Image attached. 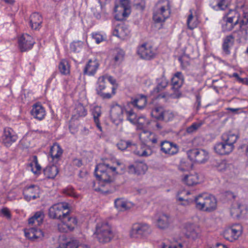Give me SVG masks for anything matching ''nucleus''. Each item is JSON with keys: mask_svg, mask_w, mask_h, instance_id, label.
<instances>
[{"mask_svg": "<svg viewBox=\"0 0 248 248\" xmlns=\"http://www.w3.org/2000/svg\"><path fill=\"white\" fill-rule=\"evenodd\" d=\"M70 210L68 204L63 202L58 203L50 207L49 209L48 216L52 219H58L62 223L64 231H72L74 229L73 225H75L77 221L75 218L69 215Z\"/></svg>", "mask_w": 248, "mask_h": 248, "instance_id": "obj_1", "label": "nucleus"}, {"mask_svg": "<svg viewBox=\"0 0 248 248\" xmlns=\"http://www.w3.org/2000/svg\"><path fill=\"white\" fill-rule=\"evenodd\" d=\"M116 170V167H110L109 164L105 163L98 164L95 169L94 174L100 181V186L109 188L106 192H111L113 190L111 187L114 186V174L117 173Z\"/></svg>", "mask_w": 248, "mask_h": 248, "instance_id": "obj_2", "label": "nucleus"}, {"mask_svg": "<svg viewBox=\"0 0 248 248\" xmlns=\"http://www.w3.org/2000/svg\"><path fill=\"white\" fill-rule=\"evenodd\" d=\"M192 202L193 201L191 200ZM196 203V207L200 210L210 212L216 209L217 200L214 196L206 193L199 195L193 201Z\"/></svg>", "mask_w": 248, "mask_h": 248, "instance_id": "obj_3", "label": "nucleus"}, {"mask_svg": "<svg viewBox=\"0 0 248 248\" xmlns=\"http://www.w3.org/2000/svg\"><path fill=\"white\" fill-rule=\"evenodd\" d=\"M170 14V5L169 0H159L153 11V20L156 23L164 22Z\"/></svg>", "mask_w": 248, "mask_h": 248, "instance_id": "obj_4", "label": "nucleus"}, {"mask_svg": "<svg viewBox=\"0 0 248 248\" xmlns=\"http://www.w3.org/2000/svg\"><path fill=\"white\" fill-rule=\"evenodd\" d=\"M94 234L101 243H108L113 237V233L108 223H97Z\"/></svg>", "mask_w": 248, "mask_h": 248, "instance_id": "obj_5", "label": "nucleus"}, {"mask_svg": "<svg viewBox=\"0 0 248 248\" xmlns=\"http://www.w3.org/2000/svg\"><path fill=\"white\" fill-rule=\"evenodd\" d=\"M152 230L150 226L146 223H137L133 225L130 232L133 238H145L148 236Z\"/></svg>", "mask_w": 248, "mask_h": 248, "instance_id": "obj_6", "label": "nucleus"}, {"mask_svg": "<svg viewBox=\"0 0 248 248\" xmlns=\"http://www.w3.org/2000/svg\"><path fill=\"white\" fill-rule=\"evenodd\" d=\"M243 232V227L240 224H235L227 228L223 232L225 239L233 242L238 239Z\"/></svg>", "mask_w": 248, "mask_h": 248, "instance_id": "obj_7", "label": "nucleus"}, {"mask_svg": "<svg viewBox=\"0 0 248 248\" xmlns=\"http://www.w3.org/2000/svg\"><path fill=\"white\" fill-rule=\"evenodd\" d=\"M106 77L105 76L100 77L98 79L97 87L96 88L97 94L103 99H109L111 97V94L108 93H104L103 90L107 92L108 90H111L112 94H115V88L112 86H108L106 85Z\"/></svg>", "mask_w": 248, "mask_h": 248, "instance_id": "obj_8", "label": "nucleus"}, {"mask_svg": "<svg viewBox=\"0 0 248 248\" xmlns=\"http://www.w3.org/2000/svg\"><path fill=\"white\" fill-rule=\"evenodd\" d=\"M188 157L190 160L202 163L206 161L208 158V153L207 151L202 149L194 148L187 152Z\"/></svg>", "mask_w": 248, "mask_h": 248, "instance_id": "obj_9", "label": "nucleus"}, {"mask_svg": "<svg viewBox=\"0 0 248 248\" xmlns=\"http://www.w3.org/2000/svg\"><path fill=\"white\" fill-rule=\"evenodd\" d=\"M120 3L116 4L114 7L115 12H119L122 15V17H119V14L115 16L117 20H122L125 17H127L130 14V2L129 0H120Z\"/></svg>", "mask_w": 248, "mask_h": 248, "instance_id": "obj_10", "label": "nucleus"}, {"mask_svg": "<svg viewBox=\"0 0 248 248\" xmlns=\"http://www.w3.org/2000/svg\"><path fill=\"white\" fill-rule=\"evenodd\" d=\"M124 112H125V109L120 105H116L111 107L110 110V117L113 123L118 124L122 122Z\"/></svg>", "mask_w": 248, "mask_h": 248, "instance_id": "obj_11", "label": "nucleus"}, {"mask_svg": "<svg viewBox=\"0 0 248 248\" xmlns=\"http://www.w3.org/2000/svg\"><path fill=\"white\" fill-rule=\"evenodd\" d=\"M160 146L161 152L169 155H173L177 154L179 150L177 144L168 140L161 141Z\"/></svg>", "mask_w": 248, "mask_h": 248, "instance_id": "obj_12", "label": "nucleus"}, {"mask_svg": "<svg viewBox=\"0 0 248 248\" xmlns=\"http://www.w3.org/2000/svg\"><path fill=\"white\" fill-rule=\"evenodd\" d=\"M137 53L142 59L148 60L154 58L155 54L152 47L146 44H143L140 46L138 48Z\"/></svg>", "mask_w": 248, "mask_h": 248, "instance_id": "obj_13", "label": "nucleus"}, {"mask_svg": "<svg viewBox=\"0 0 248 248\" xmlns=\"http://www.w3.org/2000/svg\"><path fill=\"white\" fill-rule=\"evenodd\" d=\"M34 43L32 37L28 34H23L18 40L19 48L22 52L31 49Z\"/></svg>", "mask_w": 248, "mask_h": 248, "instance_id": "obj_14", "label": "nucleus"}, {"mask_svg": "<svg viewBox=\"0 0 248 248\" xmlns=\"http://www.w3.org/2000/svg\"><path fill=\"white\" fill-rule=\"evenodd\" d=\"M17 139V136L15 134L14 130L10 128H4L3 135L2 136V143L6 147L10 146Z\"/></svg>", "mask_w": 248, "mask_h": 248, "instance_id": "obj_15", "label": "nucleus"}, {"mask_svg": "<svg viewBox=\"0 0 248 248\" xmlns=\"http://www.w3.org/2000/svg\"><path fill=\"white\" fill-rule=\"evenodd\" d=\"M39 193L40 189L39 186L33 185L24 188L23 190L24 198L27 201H30L31 199L34 200L39 198Z\"/></svg>", "mask_w": 248, "mask_h": 248, "instance_id": "obj_16", "label": "nucleus"}, {"mask_svg": "<svg viewBox=\"0 0 248 248\" xmlns=\"http://www.w3.org/2000/svg\"><path fill=\"white\" fill-rule=\"evenodd\" d=\"M214 149L215 152L220 155H228L233 150L232 146L224 141L216 144Z\"/></svg>", "mask_w": 248, "mask_h": 248, "instance_id": "obj_17", "label": "nucleus"}, {"mask_svg": "<svg viewBox=\"0 0 248 248\" xmlns=\"http://www.w3.org/2000/svg\"><path fill=\"white\" fill-rule=\"evenodd\" d=\"M238 138L239 135L232 131L223 134L221 136L222 141L225 142L229 146H232L233 149L234 148V144Z\"/></svg>", "mask_w": 248, "mask_h": 248, "instance_id": "obj_18", "label": "nucleus"}, {"mask_svg": "<svg viewBox=\"0 0 248 248\" xmlns=\"http://www.w3.org/2000/svg\"><path fill=\"white\" fill-rule=\"evenodd\" d=\"M25 234L26 237L32 241L41 238L44 236L42 231L35 227L31 228L28 231H25Z\"/></svg>", "mask_w": 248, "mask_h": 248, "instance_id": "obj_19", "label": "nucleus"}, {"mask_svg": "<svg viewBox=\"0 0 248 248\" xmlns=\"http://www.w3.org/2000/svg\"><path fill=\"white\" fill-rule=\"evenodd\" d=\"M99 63L96 61L90 60L83 70L84 75L93 76L98 68Z\"/></svg>", "mask_w": 248, "mask_h": 248, "instance_id": "obj_20", "label": "nucleus"}, {"mask_svg": "<svg viewBox=\"0 0 248 248\" xmlns=\"http://www.w3.org/2000/svg\"><path fill=\"white\" fill-rule=\"evenodd\" d=\"M147 103L146 96L143 94H138L134 98L131 99V103L138 109L143 108Z\"/></svg>", "mask_w": 248, "mask_h": 248, "instance_id": "obj_21", "label": "nucleus"}, {"mask_svg": "<svg viewBox=\"0 0 248 248\" xmlns=\"http://www.w3.org/2000/svg\"><path fill=\"white\" fill-rule=\"evenodd\" d=\"M43 22L41 16L38 13H32L30 18V23L32 29L36 30L41 26Z\"/></svg>", "mask_w": 248, "mask_h": 248, "instance_id": "obj_22", "label": "nucleus"}, {"mask_svg": "<svg viewBox=\"0 0 248 248\" xmlns=\"http://www.w3.org/2000/svg\"><path fill=\"white\" fill-rule=\"evenodd\" d=\"M31 113L34 118L39 120H42L46 115L44 108L39 104H35L33 106Z\"/></svg>", "mask_w": 248, "mask_h": 248, "instance_id": "obj_23", "label": "nucleus"}, {"mask_svg": "<svg viewBox=\"0 0 248 248\" xmlns=\"http://www.w3.org/2000/svg\"><path fill=\"white\" fill-rule=\"evenodd\" d=\"M246 213V206L240 204H238L236 207L232 208L231 210L232 216L238 219L244 217Z\"/></svg>", "mask_w": 248, "mask_h": 248, "instance_id": "obj_24", "label": "nucleus"}, {"mask_svg": "<svg viewBox=\"0 0 248 248\" xmlns=\"http://www.w3.org/2000/svg\"><path fill=\"white\" fill-rule=\"evenodd\" d=\"M129 31L124 25H120L116 27L113 31V34L120 38L124 39L128 35Z\"/></svg>", "mask_w": 248, "mask_h": 248, "instance_id": "obj_25", "label": "nucleus"}, {"mask_svg": "<svg viewBox=\"0 0 248 248\" xmlns=\"http://www.w3.org/2000/svg\"><path fill=\"white\" fill-rule=\"evenodd\" d=\"M125 114L126 115V119L131 123L133 124H139V125H142L143 122H140V120H144V117H139L137 119V116L136 114L133 111L132 109L130 110H125Z\"/></svg>", "mask_w": 248, "mask_h": 248, "instance_id": "obj_26", "label": "nucleus"}, {"mask_svg": "<svg viewBox=\"0 0 248 248\" xmlns=\"http://www.w3.org/2000/svg\"><path fill=\"white\" fill-rule=\"evenodd\" d=\"M170 216L167 214H162L157 219V226L160 229H165L169 227L170 220Z\"/></svg>", "mask_w": 248, "mask_h": 248, "instance_id": "obj_27", "label": "nucleus"}, {"mask_svg": "<svg viewBox=\"0 0 248 248\" xmlns=\"http://www.w3.org/2000/svg\"><path fill=\"white\" fill-rule=\"evenodd\" d=\"M210 5L215 10H225L228 6L227 0H211Z\"/></svg>", "mask_w": 248, "mask_h": 248, "instance_id": "obj_28", "label": "nucleus"}, {"mask_svg": "<svg viewBox=\"0 0 248 248\" xmlns=\"http://www.w3.org/2000/svg\"><path fill=\"white\" fill-rule=\"evenodd\" d=\"M44 175L49 179H54L58 173V168L55 165L47 166L44 169Z\"/></svg>", "mask_w": 248, "mask_h": 248, "instance_id": "obj_29", "label": "nucleus"}, {"mask_svg": "<svg viewBox=\"0 0 248 248\" xmlns=\"http://www.w3.org/2000/svg\"><path fill=\"white\" fill-rule=\"evenodd\" d=\"M62 153L63 150L60 145L57 143H55L50 149L49 154L53 160H54L55 159H58L59 158Z\"/></svg>", "mask_w": 248, "mask_h": 248, "instance_id": "obj_30", "label": "nucleus"}, {"mask_svg": "<svg viewBox=\"0 0 248 248\" xmlns=\"http://www.w3.org/2000/svg\"><path fill=\"white\" fill-rule=\"evenodd\" d=\"M183 182L188 186H192L199 183L197 173L186 175L183 179Z\"/></svg>", "mask_w": 248, "mask_h": 248, "instance_id": "obj_31", "label": "nucleus"}, {"mask_svg": "<svg viewBox=\"0 0 248 248\" xmlns=\"http://www.w3.org/2000/svg\"><path fill=\"white\" fill-rule=\"evenodd\" d=\"M226 19L238 24L239 22L240 14L236 10H230L224 16Z\"/></svg>", "mask_w": 248, "mask_h": 248, "instance_id": "obj_32", "label": "nucleus"}, {"mask_svg": "<svg viewBox=\"0 0 248 248\" xmlns=\"http://www.w3.org/2000/svg\"><path fill=\"white\" fill-rule=\"evenodd\" d=\"M101 113L102 112L101 108L98 106H96L94 107L92 111V114L93 115L94 122L97 127L99 129L100 131H102V129L99 122V117H100Z\"/></svg>", "mask_w": 248, "mask_h": 248, "instance_id": "obj_33", "label": "nucleus"}, {"mask_svg": "<svg viewBox=\"0 0 248 248\" xmlns=\"http://www.w3.org/2000/svg\"><path fill=\"white\" fill-rule=\"evenodd\" d=\"M102 5L100 0H96L93 3V6L91 8L95 17L99 19L101 18V13L102 12Z\"/></svg>", "mask_w": 248, "mask_h": 248, "instance_id": "obj_34", "label": "nucleus"}, {"mask_svg": "<svg viewBox=\"0 0 248 248\" xmlns=\"http://www.w3.org/2000/svg\"><path fill=\"white\" fill-rule=\"evenodd\" d=\"M185 229L186 230V234L189 237H191L192 239L197 238L198 233L195 230V227L192 224H187L186 225Z\"/></svg>", "mask_w": 248, "mask_h": 248, "instance_id": "obj_35", "label": "nucleus"}, {"mask_svg": "<svg viewBox=\"0 0 248 248\" xmlns=\"http://www.w3.org/2000/svg\"><path fill=\"white\" fill-rule=\"evenodd\" d=\"M157 80V85L154 89V92L158 93L167 87L168 81L164 76L158 78Z\"/></svg>", "mask_w": 248, "mask_h": 248, "instance_id": "obj_36", "label": "nucleus"}, {"mask_svg": "<svg viewBox=\"0 0 248 248\" xmlns=\"http://www.w3.org/2000/svg\"><path fill=\"white\" fill-rule=\"evenodd\" d=\"M234 37L232 35H230L226 37V38L224 40V42L223 44V49L224 51L227 54H229L230 53V51L229 49L230 45H232L233 42Z\"/></svg>", "mask_w": 248, "mask_h": 248, "instance_id": "obj_37", "label": "nucleus"}, {"mask_svg": "<svg viewBox=\"0 0 248 248\" xmlns=\"http://www.w3.org/2000/svg\"><path fill=\"white\" fill-rule=\"evenodd\" d=\"M238 24H239L240 30L244 31L247 35V28L245 26L248 24V14L247 13H244L242 17L240 16Z\"/></svg>", "mask_w": 248, "mask_h": 248, "instance_id": "obj_38", "label": "nucleus"}, {"mask_svg": "<svg viewBox=\"0 0 248 248\" xmlns=\"http://www.w3.org/2000/svg\"><path fill=\"white\" fill-rule=\"evenodd\" d=\"M189 11L190 12V14L188 16L186 24L188 28L190 30H192L197 27L198 22L197 19L194 17L191 10Z\"/></svg>", "mask_w": 248, "mask_h": 248, "instance_id": "obj_39", "label": "nucleus"}, {"mask_svg": "<svg viewBox=\"0 0 248 248\" xmlns=\"http://www.w3.org/2000/svg\"><path fill=\"white\" fill-rule=\"evenodd\" d=\"M59 69L62 75H68L70 73V66L68 62L65 60H62L59 64Z\"/></svg>", "mask_w": 248, "mask_h": 248, "instance_id": "obj_40", "label": "nucleus"}, {"mask_svg": "<svg viewBox=\"0 0 248 248\" xmlns=\"http://www.w3.org/2000/svg\"><path fill=\"white\" fill-rule=\"evenodd\" d=\"M223 20L225 22V23L223 24L222 26V30L224 31H232L234 28V26L237 25L224 17H223Z\"/></svg>", "mask_w": 248, "mask_h": 248, "instance_id": "obj_41", "label": "nucleus"}, {"mask_svg": "<svg viewBox=\"0 0 248 248\" xmlns=\"http://www.w3.org/2000/svg\"><path fill=\"white\" fill-rule=\"evenodd\" d=\"M164 109L161 107H156L153 109L151 112V116L157 120L161 121Z\"/></svg>", "mask_w": 248, "mask_h": 248, "instance_id": "obj_42", "label": "nucleus"}, {"mask_svg": "<svg viewBox=\"0 0 248 248\" xmlns=\"http://www.w3.org/2000/svg\"><path fill=\"white\" fill-rule=\"evenodd\" d=\"M75 113L78 117H84L87 114V110L82 104L78 103L76 105Z\"/></svg>", "mask_w": 248, "mask_h": 248, "instance_id": "obj_43", "label": "nucleus"}, {"mask_svg": "<svg viewBox=\"0 0 248 248\" xmlns=\"http://www.w3.org/2000/svg\"><path fill=\"white\" fill-rule=\"evenodd\" d=\"M115 207L119 210L124 211L128 209L126 202L123 199H117L114 202Z\"/></svg>", "mask_w": 248, "mask_h": 248, "instance_id": "obj_44", "label": "nucleus"}, {"mask_svg": "<svg viewBox=\"0 0 248 248\" xmlns=\"http://www.w3.org/2000/svg\"><path fill=\"white\" fill-rule=\"evenodd\" d=\"M135 164L137 175L144 174L148 169L147 166L142 162L136 163Z\"/></svg>", "mask_w": 248, "mask_h": 248, "instance_id": "obj_45", "label": "nucleus"}, {"mask_svg": "<svg viewBox=\"0 0 248 248\" xmlns=\"http://www.w3.org/2000/svg\"><path fill=\"white\" fill-rule=\"evenodd\" d=\"M114 54L115 62H119L123 61L124 56V52L122 49L117 48L115 49Z\"/></svg>", "mask_w": 248, "mask_h": 248, "instance_id": "obj_46", "label": "nucleus"}, {"mask_svg": "<svg viewBox=\"0 0 248 248\" xmlns=\"http://www.w3.org/2000/svg\"><path fill=\"white\" fill-rule=\"evenodd\" d=\"M183 83L182 79L176 78H171V88L174 90H177L181 87Z\"/></svg>", "mask_w": 248, "mask_h": 248, "instance_id": "obj_47", "label": "nucleus"}, {"mask_svg": "<svg viewBox=\"0 0 248 248\" xmlns=\"http://www.w3.org/2000/svg\"><path fill=\"white\" fill-rule=\"evenodd\" d=\"M202 125V123H194L190 126L186 128V131L187 133L192 134L196 132Z\"/></svg>", "mask_w": 248, "mask_h": 248, "instance_id": "obj_48", "label": "nucleus"}, {"mask_svg": "<svg viewBox=\"0 0 248 248\" xmlns=\"http://www.w3.org/2000/svg\"><path fill=\"white\" fill-rule=\"evenodd\" d=\"M135 153L139 156H147L151 155L152 152L150 149L148 148H145L144 147L140 151H135Z\"/></svg>", "mask_w": 248, "mask_h": 248, "instance_id": "obj_49", "label": "nucleus"}, {"mask_svg": "<svg viewBox=\"0 0 248 248\" xmlns=\"http://www.w3.org/2000/svg\"><path fill=\"white\" fill-rule=\"evenodd\" d=\"M32 217L36 220L37 225H40L43 222L44 215L41 211H38L35 213Z\"/></svg>", "mask_w": 248, "mask_h": 248, "instance_id": "obj_50", "label": "nucleus"}, {"mask_svg": "<svg viewBox=\"0 0 248 248\" xmlns=\"http://www.w3.org/2000/svg\"><path fill=\"white\" fill-rule=\"evenodd\" d=\"M173 118V114L169 110H164L162 116L161 120L165 122H169Z\"/></svg>", "mask_w": 248, "mask_h": 248, "instance_id": "obj_51", "label": "nucleus"}, {"mask_svg": "<svg viewBox=\"0 0 248 248\" xmlns=\"http://www.w3.org/2000/svg\"><path fill=\"white\" fill-rule=\"evenodd\" d=\"M33 162L35 164V168H32V171L34 173H37L38 171L41 170V167L38 163L37 158L35 155L33 156Z\"/></svg>", "mask_w": 248, "mask_h": 248, "instance_id": "obj_52", "label": "nucleus"}, {"mask_svg": "<svg viewBox=\"0 0 248 248\" xmlns=\"http://www.w3.org/2000/svg\"><path fill=\"white\" fill-rule=\"evenodd\" d=\"M83 43L81 41L74 42L71 45V48L74 52H79L80 46H82Z\"/></svg>", "mask_w": 248, "mask_h": 248, "instance_id": "obj_53", "label": "nucleus"}, {"mask_svg": "<svg viewBox=\"0 0 248 248\" xmlns=\"http://www.w3.org/2000/svg\"><path fill=\"white\" fill-rule=\"evenodd\" d=\"M63 193L69 196L76 197L74 189L72 187H68L63 190Z\"/></svg>", "mask_w": 248, "mask_h": 248, "instance_id": "obj_54", "label": "nucleus"}, {"mask_svg": "<svg viewBox=\"0 0 248 248\" xmlns=\"http://www.w3.org/2000/svg\"><path fill=\"white\" fill-rule=\"evenodd\" d=\"M229 165L227 164L226 160H223L220 166L217 169V170L220 172H224L229 167Z\"/></svg>", "mask_w": 248, "mask_h": 248, "instance_id": "obj_55", "label": "nucleus"}, {"mask_svg": "<svg viewBox=\"0 0 248 248\" xmlns=\"http://www.w3.org/2000/svg\"><path fill=\"white\" fill-rule=\"evenodd\" d=\"M223 160L213 159L211 161V166L213 168H216L217 170L222 162Z\"/></svg>", "mask_w": 248, "mask_h": 248, "instance_id": "obj_56", "label": "nucleus"}, {"mask_svg": "<svg viewBox=\"0 0 248 248\" xmlns=\"http://www.w3.org/2000/svg\"><path fill=\"white\" fill-rule=\"evenodd\" d=\"M126 141L121 140L117 144V146L119 149L124 150L127 148Z\"/></svg>", "mask_w": 248, "mask_h": 248, "instance_id": "obj_57", "label": "nucleus"}, {"mask_svg": "<svg viewBox=\"0 0 248 248\" xmlns=\"http://www.w3.org/2000/svg\"><path fill=\"white\" fill-rule=\"evenodd\" d=\"M1 214L6 218L10 219L11 217V215L9 210L7 208H3L1 210Z\"/></svg>", "mask_w": 248, "mask_h": 248, "instance_id": "obj_58", "label": "nucleus"}, {"mask_svg": "<svg viewBox=\"0 0 248 248\" xmlns=\"http://www.w3.org/2000/svg\"><path fill=\"white\" fill-rule=\"evenodd\" d=\"M78 247L76 241L69 242L66 243L65 247L63 248H78Z\"/></svg>", "mask_w": 248, "mask_h": 248, "instance_id": "obj_59", "label": "nucleus"}, {"mask_svg": "<svg viewBox=\"0 0 248 248\" xmlns=\"http://www.w3.org/2000/svg\"><path fill=\"white\" fill-rule=\"evenodd\" d=\"M93 38L94 39L96 43L99 44L103 40V36L98 33L93 34Z\"/></svg>", "mask_w": 248, "mask_h": 248, "instance_id": "obj_60", "label": "nucleus"}, {"mask_svg": "<svg viewBox=\"0 0 248 248\" xmlns=\"http://www.w3.org/2000/svg\"><path fill=\"white\" fill-rule=\"evenodd\" d=\"M183 245L181 243L179 244H172L169 246L166 245L165 244L162 245V248H182Z\"/></svg>", "mask_w": 248, "mask_h": 248, "instance_id": "obj_61", "label": "nucleus"}, {"mask_svg": "<svg viewBox=\"0 0 248 248\" xmlns=\"http://www.w3.org/2000/svg\"><path fill=\"white\" fill-rule=\"evenodd\" d=\"M224 196L229 200L234 199L235 198L234 194L230 191L225 192L224 193Z\"/></svg>", "mask_w": 248, "mask_h": 248, "instance_id": "obj_62", "label": "nucleus"}, {"mask_svg": "<svg viewBox=\"0 0 248 248\" xmlns=\"http://www.w3.org/2000/svg\"><path fill=\"white\" fill-rule=\"evenodd\" d=\"M128 172L131 174H134L137 175V171L136 170V164L130 165L128 166Z\"/></svg>", "mask_w": 248, "mask_h": 248, "instance_id": "obj_63", "label": "nucleus"}, {"mask_svg": "<svg viewBox=\"0 0 248 248\" xmlns=\"http://www.w3.org/2000/svg\"><path fill=\"white\" fill-rule=\"evenodd\" d=\"M73 166L80 167L82 165V161L81 159L75 158L72 161Z\"/></svg>", "mask_w": 248, "mask_h": 248, "instance_id": "obj_64", "label": "nucleus"}]
</instances>
